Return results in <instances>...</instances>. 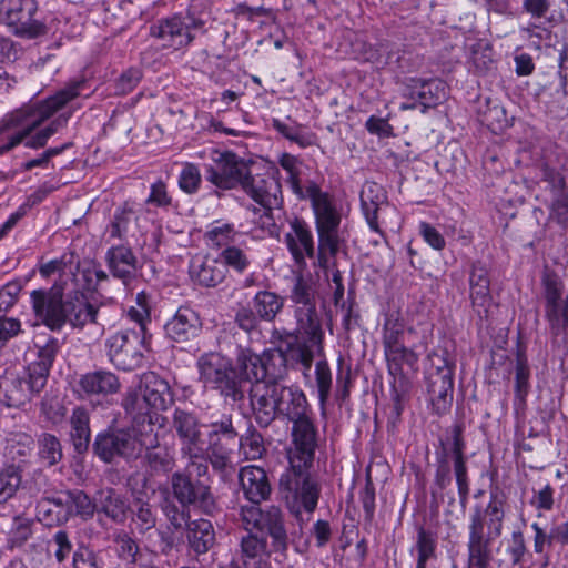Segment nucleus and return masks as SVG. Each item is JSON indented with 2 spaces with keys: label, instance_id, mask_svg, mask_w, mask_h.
<instances>
[{
  "label": "nucleus",
  "instance_id": "1",
  "mask_svg": "<svg viewBox=\"0 0 568 568\" xmlns=\"http://www.w3.org/2000/svg\"><path fill=\"white\" fill-rule=\"evenodd\" d=\"M278 164L287 173V183L298 200H310L315 217V229L318 237V247L314 266L322 270L328 267L329 258H334L339 251L343 239L339 233L342 222L341 212L333 203L328 193L323 192L315 181L301 183L302 161L290 153H283Z\"/></svg>",
  "mask_w": 568,
  "mask_h": 568
},
{
  "label": "nucleus",
  "instance_id": "2",
  "mask_svg": "<svg viewBox=\"0 0 568 568\" xmlns=\"http://www.w3.org/2000/svg\"><path fill=\"white\" fill-rule=\"evenodd\" d=\"M64 287L54 283L50 288L33 290L30 293L31 308L37 324L52 332H61L67 325L81 331L88 324H98L99 307L78 294L63 298Z\"/></svg>",
  "mask_w": 568,
  "mask_h": 568
},
{
  "label": "nucleus",
  "instance_id": "3",
  "mask_svg": "<svg viewBox=\"0 0 568 568\" xmlns=\"http://www.w3.org/2000/svg\"><path fill=\"white\" fill-rule=\"evenodd\" d=\"M296 326L293 331L278 332L277 355L284 367L303 368L304 376L313 365L314 357L323 353L324 331L316 306L296 307Z\"/></svg>",
  "mask_w": 568,
  "mask_h": 568
},
{
  "label": "nucleus",
  "instance_id": "4",
  "mask_svg": "<svg viewBox=\"0 0 568 568\" xmlns=\"http://www.w3.org/2000/svg\"><path fill=\"white\" fill-rule=\"evenodd\" d=\"M250 396L255 420L262 427H267L276 417L294 422L311 414L307 398L298 387L268 382L251 388Z\"/></svg>",
  "mask_w": 568,
  "mask_h": 568
},
{
  "label": "nucleus",
  "instance_id": "5",
  "mask_svg": "<svg viewBox=\"0 0 568 568\" xmlns=\"http://www.w3.org/2000/svg\"><path fill=\"white\" fill-rule=\"evenodd\" d=\"M84 88V80L71 81L44 101L33 105H24L6 114L0 121V134L17 130L13 135H21L22 143L45 120L80 97Z\"/></svg>",
  "mask_w": 568,
  "mask_h": 568
},
{
  "label": "nucleus",
  "instance_id": "6",
  "mask_svg": "<svg viewBox=\"0 0 568 568\" xmlns=\"http://www.w3.org/2000/svg\"><path fill=\"white\" fill-rule=\"evenodd\" d=\"M199 382L206 390H214L227 403L242 402L245 389H241L240 377L233 361L220 352H206L196 359Z\"/></svg>",
  "mask_w": 568,
  "mask_h": 568
},
{
  "label": "nucleus",
  "instance_id": "7",
  "mask_svg": "<svg viewBox=\"0 0 568 568\" xmlns=\"http://www.w3.org/2000/svg\"><path fill=\"white\" fill-rule=\"evenodd\" d=\"M308 468L290 466L280 478V489L292 509L298 511L302 507L312 514L317 507L321 486L308 475Z\"/></svg>",
  "mask_w": 568,
  "mask_h": 568
},
{
  "label": "nucleus",
  "instance_id": "8",
  "mask_svg": "<svg viewBox=\"0 0 568 568\" xmlns=\"http://www.w3.org/2000/svg\"><path fill=\"white\" fill-rule=\"evenodd\" d=\"M234 368L240 377L241 389H245L246 383H252V388L255 385H264L265 383L262 382L266 376L280 377L287 367L281 364L277 348L264 352L263 355H258L250 348H240Z\"/></svg>",
  "mask_w": 568,
  "mask_h": 568
},
{
  "label": "nucleus",
  "instance_id": "9",
  "mask_svg": "<svg viewBox=\"0 0 568 568\" xmlns=\"http://www.w3.org/2000/svg\"><path fill=\"white\" fill-rule=\"evenodd\" d=\"M151 336L142 335L135 329H123L108 337L105 347L111 363L123 371L141 366L142 349H146Z\"/></svg>",
  "mask_w": 568,
  "mask_h": 568
},
{
  "label": "nucleus",
  "instance_id": "10",
  "mask_svg": "<svg viewBox=\"0 0 568 568\" xmlns=\"http://www.w3.org/2000/svg\"><path fill=\"white\" fill-rule=\"evenodd\" d=\"M37 12L36 0H0V22L17 36L31 39L44 33Z\"/></svg>",
  "mask_w": 568,
  "mask_h": 568
},
{
  "label": "nucleus",
  "instance_id": "11",
  "mask_svg": "<svg viewBox=\"0 0 568 568\" xmlns=\"http://www.w3.org/2000/svg\"><path fill=\"white\" fill-rule=\"evenodd\" d=\"M212 163L205 165L206 180L220 190L241 186L248 170L245 161L233 152L212 151Z\"/></svg>",
  "mask_w": 568,
  "mask_h": 568
},
{
  "label": "nucleus",
  "instance_id": "12",
  "mask_svg": "<svg viewBox=\"0 0 568 568\" xmlns=\"http://www.w3.org/2000/svg\"><path fill=\"white\" fill-rule=\"evenodd\" d=\"M240 515L246 530L266 532L272 537L274 547L285 549L287 534L280 508L271 506L262 510L257 505L242 506Z\"/></svg>",
  "mask_w": 568,
  "mask_h": 568
},
{
  "label": "nucleus",
  "instance_id": "13",
  "mask_svg": "<svg viewBox=\"0 0 568 568\" xmlns=\"http://www.w3.org/2000/svg\"><path fill=\"white\" fill-rule=\"evenodd\" d=\"M44 387L42 375L23 376L6 372L0 377V403L7 407H21Z\"/></svg>",
  "mask_w": 568,
  "mask_h": 568
},
{
  "label": "nucleus",
  "instance_id": "14",
  "mask_svg": "<svg viewBox=\"0 0 568 568\" xmlns=\"http://www.w3.org/2000/svg\"><path fill=\"white\" fill-rule=\"evenodd\" d=\"M203 21L191 14L173 16L152 29V34L162 40L163 45L179 49L187 45L195 37V31L203 28Z\"/></svg>",
  "mask_w": 568,
  "mask_h": 568
},
{
  "label": "nucleus",
  "instance_id": "15",
  "mask_svg": "<svg viewBox=\"0 0 568 568\" xmlns=\"http://www.w3.org/2000/svg\"><path fill=\"white\" fill-rule=\"evenodd\" d=\"M292 427L293 448L288 459L292 467H311L316 448V427L311 415L296 419Z\"/></svg>",
  "mask_w": 568,
  "mask_h": 568
},
{
  "label": "nucleus",
  "instance_id": "16",
  "mask_svg": "<svg viewBox=\"0 0 568 568\" xmlns=\"http://www.w3.org/2000/svg\"><path fill=\"white\" fill-rule=\"evenodd\" d=\"M361 206L369 229L384 235L382 226L386 225L384 215H397L396 209L387 203L384 187L375 182H366L361 192Z\"/></svg>",
  "mask_w": 568,
  "mask_h": 568
},
{
  "label": "nucleus",
  "instance_id": "17",
  "mask_svg": "<svg viewBox=\"0 0 568 568\" xmlns=\"http://www.w3.org/2000/svg\"><path fill=\"white\" fill-rule=\"evenodd\" d=\"M430 359L433 364L437 359L438 364L436 365V371L428 374L427 389L433 409L437 415H443L449 409L453 402L454 373L445 358L433 356Z\"/></svg>",
  "mask_w": 568,
  "mask_h": 568
},
{
  "label": "nucleus",
  "instance_id": "18",
  "mask_svg": "<svg viewBox=\"0 0 568 568\" xmlns=\"http://www.w3.org/2000/svg\"><path fill=\"white\" fill-rule=\"evenodd\" d=\"M241 189L250 199L265 210L277 209L283 203L281 183L272 176L253 175L247 170Z\"/></svg>",
  "mask_w": 568,
  "mask_h": 568
},
{
  "label": "nucleus",
  "instance_id": "19",
  "mask_svg": "<svg viewBox=\"0 0 568 568\" xmlns=\"http://www.w3.org/2000/svg\"><path fill=\"white\" fill-rule=\"evenodd\" d=\"M405 98L417 100L420 111L425 113L428 109L443 103L447 98V87L439 79L410 78L405 83Z\"/></svg>",
  "mask_w": 568,
  "mask_h": 568
},
{
  "label": "nucleus",
  "instance_id": "20",
  "mask_svg": "<svg viewBox=\"0 0 568 568\" xmlns=\"http://www.w3.org/2000/svg\"><path fill=\"white\" fill-rule=\"evenodd\" d=\"M284 242L300 268L306 267L307 257L315 256L313 233L304 220L294 219L290 222V231L284 235Z\"/></svg>",
  "mask_w": 568,
  "mask_h": 568
},
{
  "label": "nucleus",
  "instance_id": "21",
  "mask_svg": "<svg viewBox=\"0 0 568 568\" xmlns=\"http://www.w3.org/2000/svg\"><path fill=\"white\" fill-rule=\"evenodd\" d=\"M136 443L130 432L118 430L99 434L93 444L95 454L110 463L116 456L126 458L136 456Z\"/></svg>",
  "mask_w": 568,
  "mask_h": 568
},
{
  "label": "nucleus",
  "instance_id": "22",
  "mask_svg": "<svg viewBox=\"0 0 568 568\" xmlns=\"http://www.w3.org/2000/svg\"><path fill=\"white\" fill-rule=\"evenodd\" d=\"M166 336L176 343H186L202 332L200 315L189 306H181L164 325Z\"/></svg>",
  "mask_w": 568,
  "mask_h": 568
},
{
  "label": "nucleus",
  "instance_id": "23",
  "mask_svg": "<svg viewBox=\"0 0 568 568\" xmlns=\"http://www.w3.org/2000/svg\"><path fill=\"white\" fill-rule=\"evenodd\" d=\"M173 427L181 440V454L200 456L204 442L197 418L191 413L176 409L173 415Z\"/></svg>",
  "mask_w": 568,
  "mask_h": 568
},
{
  "label": "nucleus",
  "instance_id": "24",
  "mask_svg": "<svg viewBox=\"0 0 568 568\" xmlns=\"http://www.w3.org/2000/svg\"><path fill=\"white\" fill-rule=\"evenodd\" d=\"M78 392L82 397H106L116 394L121 388L118 376L105 369L88 372L78 381Z\"/></svg>",
  "mask_w": 568,
  "mask_h": 568
},
{
  "label": "nucleus",
  "instance_id": "25",
  "mask_svg": "<svg viewBox=\"0 0 568 568\" xmlns=\"http://www.w3.org/2000/svg\"><path fill=\"white\" fill-rule=\"evenodd\" d=\"M491 544L484 538L480 515L476 516L469 524L467 568H488L493 560Z\"/></svg>",
  "mask_w": 568,
  "mask_h": 568
},
{
  "label": "nucleus",
  "instance_id": "26",
  "mask_svg": "<svg viewBox=\"0 0 568 568\" xmlns=\"http://www.w3.org/2000/svg\"><path fill=\"white\" fill-rule=\"evenodd\" d=\"M171 483L174 497L182 505L197 504L203 507H209L212 504L209 487L202 483H192L189 475L174 473Z\"/></svg>",
  "mask_w": 568,
  "mask_h": 568
},
{
  "label": "nucleus",
  "instance_id": "27",
  "mask_svg": "<svg viewBox=\"0 0 568 568\" xmlns=\"http://www.w3.org/2000/svg\"><path fill=\"white\" fill-rule=\"evenodd\" d=\"M239 477L245 497L253 505H258L268 498L271 485L263 468L254 465L243 467Z\"/></svg>",
  "mask_w": 568,
  "mask_h": 568
},
{
  "label": "nucleus",
  "instance_id": "28",
  "mask_svg": "<svg viewBox=\"0 0 568 568\" xmlns=\"http://www.w3.org/2000/svg\"><path fill=\"white\" fill-rule=\"evenodd\" d=\"M504 504V499L498 494L491 493L490 500L486 508L484 510L478 508L471 515L470 521L476 516L480 515L484 538L494 541L501 536L505 518Z\"/></svg>",
  "mask_w": 568,
  "mask_h": 568
},
{
  "label": "nucleus",
  "instance_id": "29",
  "mask_svg": "<svg viewBox=\"0 0 568 568\" xmlns=\"http://www.w3.org/2000/svg\"><path fill=\"white\" fill-rule=\"evenodd\" d=\"M164 425L165 418L159 413H154L146 418L134 420L131 434L136 443V456L141 453L142 448L146 449L160 445L159 436Z\"/></svg>",
  "mask_w": 568,
  "mask_h": 568
},
{
  "label": "nucleus",
  "instance_id": "30",
  "mask_svg": "<svg viewBox=\"0 0 568 568\" xmlns=\"http://www.w3.org/2000/svg\"><path fill=\"white\" fill-rule=\"evenodd\" d=\"M470 298L475 311L481 316L491 304L488 270L480 263L474 264L469 276Z\"/></svg>",
  "mask_w": 568,
  "mask_h": 568
},
{
  "label": "nucleus",
  "instance_id": "31",
  "mask_svg": "<svg viewBox=\"0 0 568 568\" xmlns=\"http://www.w3.org/2000/svg\"><path fill=\"white\" fill-rule=\"evenodd\" d=\"M225 267L214 258L194 257L190 264V275L193 281L206 287H214L225 278Z\"/></svg>",
  "mask_w": 568,
  "mask_h": 568
},
{
  "label": "nucleus",
  "instance_id": "32",
  "mask_svg": "<svg viewBox=\"0 0 568 568\" xmlns=\"http://www.w3.org/2000/svg\"><path fill=\"white\" fill-rule=\"evenodd\" d=\"M146 398V403L155 413L168 407L171 400L169 384L154 373L145 374L139 386Z\"/></svg>",
  "mask_w": 568,
  "mask_h": 568
},
{
  "label": "nucleus",
  "instance_id": "33",
  "mask_svg": "<svg viewBox=\"0 0 568 568\" xmlns=\"http://www.w3.org/2000/svg\"><path fill=\"white\" fill-rule=\"evenodd\" d=\"M106 257L113 276L121 278L124 284H128L136 271V257L131 248L124 245L111 247L106 253Z\"/></svg>",
  "mask_w": 568,
  "mask_h": 568
},
{
  "label": "nucleus",
  "instance_id": "34",
  "mask_svg": "<svg viewBox=\"0 0 568 568\" xmlns=\"http://www.w3.org/2000/svg\"><path fill=\"white\" fill-rule=\"evenodd\" d=\"M426 339L423 337L419 344L412 341V345L409 347L403 345L384 351L389 373L392 375H400L403 373L404 365L410 367L412 372H414L418 363L416 349L419 346H426Z\"/></svg>",
  "mask_w": 568,
  "mask_h": 568
},
{
  "label": "nucleus",
  "instance_id": "35",
  "mask_svg": "<svg viewBox=\"0 0 568 568\" xmlns=\"http://www.w3.org/2000/svg\"><path fill=\"white\" fill-rule=\"evenodd\" d=\"M187 541L199 555L207 552L215 542V531L211 521L196 519L187 524Z\"/></svg>",
  "mask_w": 568,
  "mask_h": 568
},
{
  "label": "nucleus",
  "instance_id": "36",
  "mask_svg": "<svg viewBox=\"0 0 568 568\" xmlns=\"http://www.w3.org/2000/svg\"><path fill=\"white\" fill-rule=\"evenodd\" d=\"M235 447H237V440L209 438L205 455L214 469L225 471L227 468H232L231 455Z\"/></svg>",
  "mask_w": 568,
  "mask_h": 568
},
{
  "label": "nucleus",
  "instance_id": "37",
  "mask_svg": "<svg viewBox=\"0 0 568 568\" xmlns=\"http://www.w3.org/2000/svg\"><path fill=\"white\" fill-rule=\"evenodd\" d=\"M89 413L83 407H75L70 417L71 440L78 453L85 450L90 443Z\"/></svg>",
  "mask_w": 568,
  "mask_h": 568
},
{
  "label": "nucleus",
  "instance_id": "38",
  "mask_svg": "<svg viewBox=\"0 0 568 568\" xmlns=\"http://www.w3.org/2000/svg\"><path fill=\"white\" fill-rule=\"evenodd\" d=\"M284 306V298L271 291H260L253 298V307L260 320L272 322Z\"/></svg>",
  "mask_w": 568,
  "mask_h": 568
},
{
  "label": "nucleus",
  "instance_id": "39",
  "mask_svg": "<svg viewBox=\"0 0 568 568\" xmlns=\"http://www.w3.org/2000/svg\"><path fill=\"white\" fill-rule=\"evenodd\" d=\"M415 333L412 327L406 329L404 322L398 317H387L383 327L384 351L406 345L407 337Z\"/></svg>",
  "mask_w": 568,
  "mask_h": 568
},
{
  "label": "nucleus",
  "instance_id": "40",
  "mask_svg": "<svg viewBox=\"0 0 568 568\" xmlns=\"http://www.w3.org/2000/svg\"><path fill=\"white\" fill-rule=\"evenodd\" d=\"M100 503L102 511L116 523H123L126 518L129 504L126 499L115 490L108 488L101 490Z\"/></svg>",
  "mask_w": 568,
  "mask_h": 568
},
{
  "label": "nucleus",
  "instance_id": "41",
  "mask_svg": "<svg viewBox=\"0 0 568 568\" xmlns=\"http://www.w3.org/2000/svg\"><path fill=\"white\" fill-rule=\"evenodd\" d=\"M144 460L151 471L158 474L169 473L173 469L174 466V457L172 452L168 447L161 445L146 448Z\"/></svg>",
  "mask_w": 568,
  "mask_h": 568
},
{
  "label": "nucleus",
  "instance_id": "42",
  "mask_svg": "<svg viewBox=\"0 0 568 568\" xmlns=\"http://www.w3.org/2000/svg\"><path fill=\"white\" fill-rule=\"evenodd\" d=\"M125 412L132 416L133 420L150 417L155 412L146 403V398L140 388L129 389L122 402Z\"/></svg>",
  "mask_w": 568,
  "mask_h": 568
},
{
  "label": "nucleus",
  "instance_id": "43",
  "mask_svg": "<svg viewBox=\"0 0 568 568\" xmlns=\"http://www.w3.org/2000/svg\"><path fill=\"white\" fill-rule=\"evenodd\" d=\"M79 268V262L75 260L74 254H63L60 258L51 260L45 264H42L39 268V273L43 277H49L52 274L58 273L60 277L71 276L74 277L75 271Z\"/></svg>",
  "mask_w": 568,
  "mask_h": 568
},
{
  "label": "nucleus",
  "instance_id": "44",
  "mask_svg": "<svg viewBox=\"0 0 568 568\" xmlns=\"http://www.w3.org/2000/svg\"><path fill=\"white\" fill-rule=\"evenodd\" d=\"M237 235L239 233L235 231L233 224L216 223L206 231L204 239L206 243L212 247L225 248L227 246H232Z\"/></svg>",
  "mask_w": 568,
  "mask_h": 568
},
{
  "label": "nucleus",
  "instance_id": "45",
  "mask_svg": "<svg viewBox=\"0 0 568 568\" xmlns=\"http://www.w3.org/2000/svg\"><path fill=\"white\" fill-rule=\"evenodd\" d=\"M437 547L436 536L420 527L417 531V539L415 550L417 552V565L416 568H426L427 561L435 558V551Z\"/></svg>",
  "mask_w": 568,
  "mask_h": 568
},
{
  "label": "nucleus",
  "instance_id": "46",
  "mask_svg": "<svg viewBox=\"0 0 568 568\" xmlns=\"http://www.w3.org/2000/svg\"><path fill=\"white\" fill-rule=\"evenodd\" d=\"M128 317L138 324V333L150 336L148 333V324L151 322L150 300L144 292L136 294L135 305L129 308Z\"/></svg>",
  "mask_w": 568,
  "mask_h": 568
},
{
  "label": "nucleus",
  "instance_id": "47",
  "mask_svg": "<svg viewBox=\"0 0 568 568\" xmlns=\"http://www.w3.org/2000/svg\"><path fill=\"white\" fill-rule=\"evenodd\" d=\"M32 437L26 433H10L6 437L4 453L11 460L23 458L32 449Z\"/></svg>",
  "mask_w": 568,
  "mask_h": 568
},
{
  "label": "nucleus",
  "instance_id": "48",
  "mask_svg": "<svg viewBox=\"0 0 568 568\" xmlns=\"http://www.w3.org/2000/svg\"><path fill=\"white\" fill-rule=\"evenodd\" d=\"M21 480V470L16 465H10L0 470V504L16 495Z\"/></svg>",
  "mask_w": 568,
  "mask_h": 568
},
{
  "label": "nucleus",
  "instance_id": "49",
  "mask_svg": "<svg viewBox=\"0 0 568 568\" xmlns=\"http://www.w3.org/2000/svg\"><path fill=\"white\" fill-rule=\"evenodd\" d=\"M58 349V341L55 338H51L50 341L47 342L44 346H42L39 349V361L29 367V372L32 375H42L44 384L47 383V377L53 364Z\"/></svg>",
  "mask_w": 568,
  "mask_h": 568
},
{
  "label": "nucleus",
  "instance_id": "50",
  "mask_svg": "<svg viewBox=\"0 0 568 568\" xmlns=\"http://www.w3.org/2000/svg\"><path fill=\"white\" fill-rule=\"evenodd\" d=\"M291 301L296 307H311L315 305V292L310 278L298 275L291 290Z\"/></svg>",
  "mask_w": 568,
  "mask_h": 568
},
{
  "label": "nucleus",
  "instance_id": "51",
  "mask_svg": "<svg viewBox=\"0 0 568 568\" xmlns=\"http://www.w3.org/2000/svg\"><path fill=\"white\" fill-rule=\"evenodd\" d=\"M115 550L120 559L128 564H138L141 558L140 549L135 540L125 531L118 532L113 539Z\"/></svg>",
  "mask_w": 568,
  "mask_h": 568
},
{
  "label": "nucleus",
  "instance_id": "52",
  "mask_svg": "<svg viewBox=\"0 0 568 568\" xmlns=\"http://www.w3.org/2000/svg\"><path fill=\"white\" fill-rule=\"evenodd\" d=\"M39 456L48 465L53 466L62 458L60 440L51 434H42L39 438Z\"/></svg>",
  "mask_w": 568,
  "mask_h": 568
},
{
  "label": "nucleus",
  "instance_id": "53",
  "mask_svg": "<svg viewBox=\"0 0 568 568\" xmlns=\"http://www.w3.org/2000/svg\"><path fill=\"white\" fill-rule=\"evenodd\" d=\"M133 217L134 210L128 202L119 206L115 210L113 219L108 229L110 236L113 239H122L126 234L129 224Z\"/></svg>",
  "mask_w": 568,
  "mask_h": 568
},
{
  "label": "nucleus",
  "instance_id": "54",
  "mask_svg": "<svg viewBox=\"0 0 568 568\" xmlns=\"http://www.w3.org/2000/svg\"><path fill=\"white\" fill-rule=\"evenodd\" d=\"M315 381L318 393V400L322 407L326 405L331 396L333 384L332 372L326 361H318L315 365Z\"/></svg>",
  "mask_w": 568,
  "mask_h": 568
},
{
  "label": "nucleus",
  "instance_id": "55",
  "mask_svg": "<svg viewBox=\"0 0 568 568\" xmlns=\"http://www.w3.org/2000/svg\"><path fill=\"white\" fill-rule=\"evenodd\" d=\"M220 258L223 266H229L240 274L245 272L251 264L246 252L235 245L225 247L221 252Z\"/></svg>",
  "mask_w": 568,
  "mask_h": 568
},
{
  "label": "nucleus",
  "instance_id": "56",
  "mask_svg": "<svg viewBox=\"0 0 568 568\" xmlns=\"http://www.w3.org/2000/svg\"><path fill=\"white\" fill-rule=\"evenodd\" d=\"M71 517L79 516L89 519L94 515L95 504L82 490L69 491Z\"/></svg>",
  "mask_w": 568,
  "mask_h": 568
},
{
  "label": "nucleus",
  "instance_id": "57",
  "mask_svg": "<svg viewBox=\"0 0 568 568\" xmlns=\"http://www.w3.org/2000/svg\"><path fill=\"white\" fill-rule=\"evenodd\" d=\"M73 546L69 535L64 530L57 531L48 541V551L58 562H63L72 552Z\"/></svg>",
  "mask_w": 568,
  "mask_h": 568
},
{
  "label": "nucleus",
  "instance_id": "58",
  "mask_svg": "<svg viewBox=\"0 0 568 568\" xmlns=\"http://www.w3.org/2000/svg\"><path fill=\"white\" fill-rule=\"evenodd\" d=\"M202 182L200 169L193 163H185L179 176L180 189L187 193H196Z\"/></svg>",
  "mask_w": 568,
  "mask_h": 568
},
{
  "label": "nucleus",
  "instance_id": "59",
  "mask_svg": "<svg viewBox=\"0 0 568 568\" xmlns=\"http://www.w3.org/2000/svg\"><path fill=\"white\" fill-rule=\"evenodd\" d=\"M529 375L530 372L526 358L518 356L516 363L515 397L519 404L525 403V398L528 394Z\"/></svg>",
  "mask_w": 568,
  "mask_h": 568
},
{
  "label": "nucleus",
  "instance_id": "60",
  "mask_svg": "<svg viewBox=\"0 0 568 568\" xmlns=\"http://www.w3.org/2000/svg\"><path fill=\"white\" fill-rule=\"evenodd\" d=\"M237 446L241 448L246 459L255 460L261 458L264 453L263 438L256 432H250L237 440Z\"/></svg>",
  "mask_w": 568,
  "mask_h": 568
},
{
  "label": "nucleus",
  "instance_id": "61",
  "mask_svg": "<svg viewBox=\"0 0 568 568\" xmlns=\"http://www.w3.org/2000/svg\"><path fill=\"white\" fill-rule=\"evenodd\" d=\"M481 121L494 132L500 131L508 125L506 110L498 103H488Z\"/></svg>",
  "mask_w": 568,
  "mask_h": 568
},
{
  "label": "nucleus",
  "instance_id": "62",
  "mask_svg": "<svg viewBox=\"0 0 568 568\" xmlns=\"http://www.w3.org/2000/svg\"><path fill=\"white\" fill-rule=\"evenodd\" d=\"M31 534V521L26 518H16L9 532L8 542L11 548L21 547Z\"/></svg>",
  "mask_w": 568,
  "mask_h": 568
},
{
  "label": "nucleus",
  "instance_id": "63",
  "mask_svg": "<svg viewBox=\"0 0 568 568\" xmlns=\"http://www.w3.org/2000/svg\"><path fill=\"white\" fill-rule=\"evenodd\" d=\"M550 220L564 227H568V194L554 196L550 205Z\"/></svg>",
  "mask_w": 568,
  "mask_h": 568
},
{
  "label": "nucleus",
  "instance_id": "64",
  "mask_svg": "<svg viewBox=\"0 0 568 568\" xmlns=\"http://www.w3.org/2000/svg\"><path fill=\"white\" fill-rule=\"evenodd\" d=\"M73 567L74 568H102V560L98 555L87 548L80 547L73 554Z\"/></svg>",
  "mask_w": 568,
  "mask_h": 568
}]
</instances>
